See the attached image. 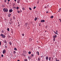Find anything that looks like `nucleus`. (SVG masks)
Segmentation results:
<instances>
[{"instance_id":"nucleus-1","label":"nucleus","mask_w":61,"mask_h":61,"mask_svg":"<svg viewBox=\"0 0 61 61\" xmlns=\"http://www.w3.org/2000/svg\"><path fill=\"white\" fill-rule=\"evenodd\" d=\"M3 10L4 12H8V9L7 8H4L3 9Z\"/></svg>"},{"instance_id":"nucleus-14","label":"nucleus","mask_w":61,"mask_h":61,"mask_svg":"<svg viewBox=\"0 0 61 61\" xmlns=\"http://www.w3.org/2000/svg\"><path fill=\"white\" fill-rule=\"evenodd\" d=\"M53 32H54V33H55V34H56V35H58V34L56 33V32L54 31H53Z\"/></svg>"},{"instance_id":"nucleus-15","label":"nucleus","mask_w":61,"mask_h":61,"mask_svg":"<svg viewBox=\"0 0 61 61\" xmlns=\"http://www.w3.org/2000/svg\"><path fill=\"white\" fill-rule=\"evenodd\" d=\"M36 54L37 55L38 54V51H37L36 52Z\"/></svg>"},{"instance_id":"nucleus-2","label":"nucleus","mask_w":61,"mask_h":61,"mask_svg":"<svg viewBox=\"0 0 61 61\" xmlns=\"http://www.w3.org/2000/svg\"><path fill=\"white\" fill-rule=\"evenodd\" d=\"M0 36H2V38H5V35L3 34H1Z\"/></svg>"},{"instance_id":"nucleus-21","label":"nucleus","mask_w":61,"mask_h":61,"mask_svg":"<svg viewBox=\"0 0 61 61\" xmlns=\"http://www.w3.org/2000/svg\"><path fill=\"white\" fill-rule=\"evenodd\" d=\"M53 40L54 41H56V39H55V38H53Z\"/></svg>"},{"instance_id":"nucleus-24","label":"nucleus","mask_w":61,"mask_h":61,"mask_svg":"<svg viewBox=\"0 0 61 61\" xmlns=\"http://www.w3.org/2000/svg\"><path fill=\"white\" fill-rule=\"evenodd\" d=\"M22 9L23 10H25V8L24 7Z\"/></svg>"},{"instance_id":"nucleus-31","label":"nucleus","mask_w":61,"mask_h":61,"mask_svg":"<svg viewBox=\"0 0 61 61\" xmlns=\"http://www.w3.org/2000/svg\"><path fill=\"white\" fill-rule=\"evenodd\" d=\"M7 47V46L6 45H6H5V48H6Z\"/></svg>"},{"instance_id":"nucleus-52","label":"nucleus","mask_w":61,"mask_h":61,"mask_svg":"<svg viewBox=\"0 0 61 61\" xmlns=\"http://www.w3.org/2000/svg\"><path fill=\"white\" fill-rule=\"evenodd\" d=\"M18 26H20V25H19H19H18Z\"/></svg>"},{"instance_id":"nucleus-23","label":"nucleus","mask_w":61,"mask_h":61,"mask_svg":"<svg viewBox=\"0 0 61 61\" xmlns=\"http://www.w3.org/2000/svg\"><path fill=\"white\" fill-rule=\"evenodd\" d=\"M28 53H29V54H31V52L29 51L28 52Z\"/></svg>"},{"instance_id":"nucleus-55","label":"nucleus","mask_w":61,"mask_h":61,"mask_svg":"<svg viewBox=\"0 0 61 61\" xmlns=\"http://www.w3.org/2000/svg\"><path fill=\"white\" fill-rule=\"evenodd\" d=\"M46 13H48V11H47Z\"/></svg>"},{"instance_id":"nucleus-42","label":"nucleus","mask_w":61,"mask_h":61,"mask_svg":"<svg viewBox=\"0 0 61 61\" xmlns=\"http://www.w3.org/2000/svg\"><path fill=\"white\" fill-rule=\"evenodd\" d=\"M2 6V7H5V5H3Z\"/></svg>"},{"instance_id":"nucleus-51","label":"nucleus","mask_w":61,"mask_h":61,"mask_svg":"<svg viewBox=\"0 0 61 61\" xmlns=\"http://www.w3.org/2000/svg\"><path fill=\"white\" fill-rule=\"evenodd\" d=\"M18 1H20V0H17Z\"/></svg>"},{"instance_id":"nucleus-57","label":"nucleus","mask_w":61,"mask_h":61,"mask_svg":"<svg viewBox=\"0 0 61 61\" xmlns=\"http://www.w3.org/2000/svg\"><path fill=\"white\" fill-rule=\"evenodd\" d=\"M60 9H61V8H60L59 10H60Z\"/></svg>"},{"instance_id":"nucleus-58","label":"nucleus","mask_w":61,"mask_h":61,"mask_svg":"<svg viewBox=\"0 0 61 61\" xmlns=\"http://www.w3.org/2000/svg\"><path fill=\"white\" fill-rule=\"evenodd\" d=\"M9 2H8L7 3L8 4H9Z\"/></svg>"},{"instance_id":"nucleus-60","label":"nucleus","mask_w":61,"mask_h":61,"mask_svg":"<svg viewBox=\"0 0 61 61\" xmlns=\"http://www.w3.org/2000/svg\"><path fill=\"white\" fill-rule=\"evenodd\" d=\"M24 56H25V55H24Z\"/></svg>"},{"instance_id":"nucleus-41","label":"nucleus","mask_w":61,"mask_h":61,"mask_svg":"<svg viewBox=\"0 0 61 61\" xmlns=\"http://www.w3.org/2000/svg\"><path fill=\"white\" fill-rule=\"evenodd\" d=\"M28 58H29V59H30H30H31V58H30V57H29V56L28 57Z\"/></svg>"},{"instance_id":"nucleus-27","label":"nucleus","mask_w":61,"mask_h":61,"mask_svg":"<svg viewBox=\"0 0 61 61\" xmlns=\"http://www.w3.org/2000/svg\"><path fill=\"white\" fill-rule=\"evenodd\" d=\"M41 57L42 58V57H43L44 58V55H43L42 56H41Z\"/></svg>"},{"instance_id":"nucleus-40","label":"nucleus","mask_w":61,"mask_h":61,"mask_svg":"<svg viewBox=\"0 0 61 61\" xmlns=\"http://www.w3.org/2000/svg\"><path fill=\"white\" fill-rule=\"evenodd\" d=\"M19 1H17V3H18V4H19V3L20 2Z\"/></svg>"},{"instance_id":"nucleus-26","label":"nucleus","mask_w":61,"mask_h":61,"mask_svg":"<svg viewBox=\"0 0 61 61\" xmlns=\"http://www.w3.org/2000/svg\"><path fill=\"white\" fill-rule=\"evenodd\" d=\"M29 9H30V10H32V9H31V8H29Z\"/></svg>"},{"instance_id":"nucleus-18","label":"nucleus","mask_w":61,"mask_h":61,"mask_svg":"<svg viewBox=\"0 0 61 61\" xmlns=\"http://www.w3.org/2000/svg\"><path fill=\"white\" fill-rule=\"evenodd\" d=\"M16 53V52L15 51H13V54H15Z\"/></svg>"},{"instance_id":"nucleus-19","label":"nucleus","mask_w":61,"mask_h":61,"mask_svg":"<svg viewBox=\"0 0 61 61\" xmlns=\"http://www.w3.org/2000/svg\"><path fill=\"white\" fill-rule=\"evenodd\" d=\"M37 19V18L36 17V18L35 19V20L36 21Z\"/></svg>"},{"instance_id":"nucleus-16","label":"nucleus","mask_w":61,"mask_h":61,"mask_svg":"<svg viewBox=\"0 0 61 61\" xmlns=\"http://www.w3.org/2000/svg\"><path fill=\"white\" fill-rule=\"evenodd\" d=\"M50 17L51 18H53L54 17V16H51Z\"/></svg>"},{"instance_id":"nucleus-45","label":"nucleus","mask_w":61,"mask_h":61,"mask_svg":"<svg viewBox=\"0 0 61 61\" xmlns=\"http://www.w3.org/2000/svg\"><path fill=\"white\" fill-rule=\"evenodd\" d=\"M46 28H47V26H46Z\"/></svg>"},{"instance_id":"nucleus-44","label":"nucleus","mask_w":61,"mask_h":61,"mask_svg":"<svg viewBox=\"0 0 61 61\" xmlns=\"http://www.w3.org/2000/svg\"><path fill=\"white\" fill-rule=\"evenodd\" d=\"M5 2H6V0H4Z\"/></svg>"},{"instance_id":"nucleus-50","label":"nucleus","mask_w":61,"mask_h":61,"mask_svg":"<svg viewBox=\"0 0 61 61\" xmlns=\"http://www.w3.org/2000/svg\"><path fill=\"white\" fill-rule=\"evenodd\" d=\"M56 61H59V60H56Z\"/></svg>"},{"instance_id":"nucleus-13","label":"nucleus","mask_w":61,"mask_h":61,"mask_svg":"<svg viewBox=\"0 0 61 61\" xmlns=\"http://www.w3.org/2000/svg\"><path fill=\"white\" fill-rule=\"evenodd\" d=\"M11 15V14H9L8 15V17H10V16Z\"/></svg>"},{"instance_id":"nucleus-62","label":"nucleus","mask_w":61,"mask_h":61,"mask_svg":"<svg viewBox=\"0 0 61 61\" xmlns=\"http://www.w3.org/2000/svg\"><path fill=\"white\" fill-rule=\"evenodd\" d=\"M19 24V23H18V24Z\"/></svg>"},{"instance_id":"nucleus-28","label":"nucleus","mask_w":61,"mask_h":61,"mask_svg":"<svg viewBox=\"0 0 61 61\" xmlns=\"http://www.w3.org/2000/svg\"><path fill=\"white\" fill-rule=\"evenodd\" d=\"M30 41H31L32 40V39L31 38H30Z\"/></svg>"},{"instance_id":"nucleus-4","label":"nucleus","mask_w":61,"mask_h":61,"mask_svg":"<svg viewBox=\"0 0 61 61\" xmlns=\"http://www.w3.org/2000/svg\"><path fill=\"white\" fill-rule=\"evenodd\" d=\"M57 37V35H55V36H53V38H56Z\"/></svg>"},{"instance_id":"nucleus-46","label":"nucleus","mask_w":61,"mask_h":61,"mask_svg":"<svg viewBox=\"0 0 61 61\" xmlns=\"http://www.w3.org/2000/svg\"><path fill=\"white\" fill-rule=\"evenodd\" d=\"M39 25L40 26H41V24H39Z\"/></svg>"},{"instance_id":"nucleus-29","label":"nucleus","mask_w":61,"mask_h":61,"mask_svg":"<svg viewBox=\"0 0 61 61\" xmlns=\"http://www.w3.org/2000/svg\"><path fill=\"white\" fill-rule=\"evenodd\" d=\"M17 12L18 13H20V11L18 10H17Z\"/></svg>"},{"instance_id":"nucleus-38","label":"nucleus","mask_w":61,"mask_h":61,"mask_svg":"<svg viewBox=\"0 0 61 61\" xmlns=\"http://www.w3.org/2000/svg\"><path fill=\"white\" fill-rule=\"evenodd\" d=\"M10 24V25H11V24H12V22H9Z\"/></svg>"},{"instance_id":"nucleus-54","label":"nucleus","mask_w":61,"mask_h":61,"mask_svg":"<svg viewBox=\"0 0 61 61\" xmlns=\"http://www.w3.org/2000/svg\"><path fill=\"white\" fill-rule=\"evenodd\" d=\"M56 33H57V31L56 30Z\"/></svg>"},{"instance_id":"nucleus-49","label":"nucleus","mask_w":61,"mask_h":61,"mask_svg":"<svg viewBox=\"0 0 61 61\" xmlns=\"http://www.w3.org/2000/svg\"><path fill=\"white\" fill-rule=\"evenodd\" d=\"M10 0H8V2H9L10 1Z\"/></svg>"},{"instance_id":"nucleus-10","label":"nucleus","mask_w":61,"mask_h":61,"mask_svg":"<svg viewBox=\"0 0 61 61\" xmlns=\"http://www.w3.org/2000/svg\"><path fill=\"white\" fill-rule=\"evenodd\" d=\"M51 57H49V60L50 61H51Z\"/></svg>"},{"instance_id":"nucleus-32","label":"nucleus","mask_w":61,"mask_h":61,"mask_svg":"<svg viewBox=\"0 0 61 61\" xmlns=\"http://www.w3.org/2000/svg\"><path fill=\"white\" fill-rule=\"evenodd\" d=\"M1 44L2 43H1V42L0 41V46H1V45H2V44Z\"/></svg>"},{"instance_id":"nucleus-11","label":"nucleus","mask_w":61,"mask_h":61,"mask_svg":"<svg viewBox=\"0 0 61 61\" xmlns=\"http://www.w3.org/2000/svg\"><path fill=\"white\" fill-rule=\"evenodd\" d=\"M15 16H13V20H15Z\"/></svg>"},{"instance_id":"nucleus-34","label":"nucleus","mask_w":61,"mask_h":61,"mask_svg":"<svg viewBox=\"0 0 61 61\" xmlns=\"http://www.w3.org/2000/svg\"><path fill=\"white\" fill-rule=\"evenodd\" d=\"M51 59H52V60H53V59H54V58H53V57H51Z\"/></svg>"},{"instance_id":"nucleus-63","label":"nucleus","mask_w":61,"mask_h":61,"mask_svg":"<svg viewBox=\"0 0 61 61\" xmlns=\"http://www.w3.org/2000/svg\"><path fill=\"white\" fill-rule=\"evenodd\" d=\"M37 43H38V41H37Z\"/></svg>"},{"instance_id":"nucleus-6","label":"nucleus","mask_w":61,"mask_h":61,"mask_svg":"<svg viewBox=\"0 0 61 61\" xmlns=\"http://www.w3.org/2000/svg\"><path fill=\"white\" fill-rule=\"evenodd\" d=\"M9 12H13V10L12 9H10V10H9Z\"/></svg>"},{"instance_id":"nucleus-61","label":"nucleus","mask_w":61,"mask_h":61,"mask_svg":"<svg viewBox=\"0 0 61 61\" xmlns=\"http://www.w3.org/2000/svg\"><path fill=\"white\" fill-rule=\"evenodd\" d=\"M21 12H22V10H21Z\"/></svg>"},{"instance_id":"nucleus-20","label":"nucleus","mask_w":61,"mask_h":61,"mask_svg":"<svg viewBox=\"0 0 61 61\" xmlns=\"http://www.w3.org/2000/svg\"><path fill=\"white\" fill-rule=\"evenodd\" d=\"M1 32H2V33H4V30H2L1 31Z\"/></svg>"},{"instance_id":"nucleus-56","label":"nucleus","mask_w":61,"mask_h":61,"mask_svg":"<svg viewBox=\"0 0 61 61\" xmlns=\"http://www.w3.org/2000/svg\"><path fill=\"white\" fill-rule=\"evenodd\" d=\"M17 61H20V60H17Z\"/></svg>"},{"instance_id":"nucleus-12","label":"nucleus","mask_w":61,"mask_h":61,"mask_svg":"<svg viewBox=\"0 0 61 61\" xmlns=\"http://www.w3.org/2000/svg\"><path fill=\"white\" fill-rule=\"evenodd\" d=\"M9 43L10 45H12V42H11V41H10Z\"/></svg>"},{"instance_id":"nucleus-22","label":"nucleus","mask_w":61,"mask_h":61,"mask_svg":"<svg viewBox=\"0 0 61 61\" xmlns=\"http://www.w3.org/2000/svg\"><path fill=\"white\" fill-rule=\"evenodd\" d=\"M7 30L8 31H9V28H8L7 29Z\"/></svg>"},{"instance_id":"nucleus-9","label":"nucleus","mask_w":61,"mask_h":61,"mask_svg":"<svg viewBox=\"0 0 61 61\" xmlns=\"http://www.w3.org/2000/svg\"><path fill=\"white\" fill-rule=\"evenodd\" d=\"M4 42L6 44H5V45H6V44H7V43H6V40H5L4 41Z\"/></svg>"},{"instance_id":"nucleus-53","label":"nucleus","mask_w":61,"mask_h":61,"mask_svg":"<svg viewBox=\"0 0 61 61\" xmlns=\"http://www.w3.org/2000/svg\"><path fill=\"white\" fill-rule=\"evenodd\" d=\"M14 0L15 1V2H16V0Z\"/></svg>"},{"instance_id":"nucleus-17","label":"nucleus","mask_w":61,"mask_h":61,"mask_svg":"<svg viewBox=\"0 0 61 61\" xmlns=\"http://www.w3.org/2000/svg\"><path fill=\"white\" fill-rule=\"evenodd\" d=\"M14 50H15L16 51H17V49L16 48H14Z\"/></svg>"},{"instance_id":"nucleus-59","label":"nucleus","mask_w":61,"mask_h":61,"mask_svg":"<svg viewBox=\"0 0 61 61\" xmlns=\"http://www.w3.org/2000/svg\"><path fill=\"white\" fill-rule=\"evenodd\" d=\"M53 57H55V56H54V55H53Z\"/></svg>"},{"instance_id":"nucleus-5","label":"nucleus","mask_w":61,"mask_h":61,"mask_svg":"<svg viewBox=\"0 0 61 61\" xmlns=\"http://www.w3.org/2000/svg\"><path fill=\"white\" fill-rule=\"evenodd\" d=\"M45 20H41V22H45Z\"/></svg>"},{"instance_id":"nucleus-48","label":"nucleus","mask_w":61,"mask_h":61,"mask_svg":"<svg viewBox=\"0 0 61 61\" xmlns=\"http://www.w3.org/2000/svg\"><path fill=\"white\" fill-rule=\"evenodd\" d=\"M47 7L46 6H45V8H46Z\"/></svg>"},{"instance_id":"nucleus-64","label":"nucleus","mask_w":61,"mask_h":61,"mask_svg":"<svg viewBox=\"0 0 61 61\" xmlns=\"http://www.w3.org/2000/svg\"><path fill=\"white\" fill-rule=\"evenodd\" d=\"M38 55H39V52H38Z\"/></svg>"},{"instance_id":"nucleus-33","label":"nucleus","mask_w":61,"mask_h":61,"mask_svg":"<svg viewBox=\"0 0 61 61\" xmlns=\"http://www.w3.org/2000/svg\"><path fill=\"white\" fill-rule=\"evenodd\" d=\"M59 20L60 21V22H61V19H59Z\"/></svg>"},{"instance_id":"nucleus-25","label":"nucleus","mask_w":61,"mask_h":61,"mask_svg":"<svg viewBox=\"0 0 61 61\" xmlns=\"http://www.w3.org/2000/svg\"><path fill=\"white\" fill-rule=\"evenodd\" d=\"M22 36H24V35H25V34H22Z\"/></svg>"},{"instance_id":"nucleus-47","label":"nucleus","mask_w":61,"mask_h":61,"mask_svg":"<svg viewBox=\"0 0 61 61\" xmlns=\"http://www.w3.org/2000/svg\"><path fill=\"white\" fill-rule=\"evenodd\" d=\"M25 24L26 25H27V23H26Z\"/></svg>"},{"instance_id":"nucleus-37","label":"nucleus","mask_w":61,"mask_h":61,"mask_svg":"<svg viewBox=\"0 0 61 61\" xmlns=\"http://www.w3.org/2000/svg\"><path fill=\"white\" fill-rule=\"evenodd\" d=\"M24 61H27V59H26L24 60Z\"/></svg>"},{"instance_id":"nucleus-8","label":"nucleus","mask_w":61,"mask_h":61,"mask_svg":"<svg viewBox=\"0 0 61 61\" xmlns=\"http://www.w3.org/2000/svg\"><path fill=\"white\" fill-rule=\"evenodd\" d=\"M46 58V60H48V57L47 56Z\"/></svg>"},{"instance_id":"nucleus-3","label":"nucleus","mask_w":61,"mask_h":61,"mask_svg":"<svg viewBox=\"0 0 61 61\" xmlns=\"http://www.w3.org/2000/svg\"><path fill=\"white\" fill-rule=\"evenodd\" d=\"M6 52V51H5V50H4L3 51V53L4 54H5V53Z\"/></svg>"},{"instance_id":"nucleus-36","label":"nucleus","mask_w":61,"mask_h":61,"mask_svg":"<svg viewBox=\"0 0 61 61\" xmlns=\"http://www.w3.org/2000/svg\"><path fill=\"white\" fill-rule=\"evenodd\" d=\"M1 57H4V55H3L2 54L1 55Z\"/></svg>"},{"instance_id":"nucleus-39","label":"nucleus","mask_w":61,"mask_h":61,"mask_svg":"<svg viewBox=\"0 0 61 61\" xmlns=\"http://www.w3.org/2000/svg\"><path fill=\"white\" fill-rule=\"evenodd\" d=\"M40 58H39L38 59V61H40Z\"/></svg>"},{"instance_id":"nucleus-30","label":"nucleus","mask_w":61,"mask_h":61,"mask_svg":"<svg viewBox=\"0 0 61 61\" xmlns=\"http://www.w3.org/2000/svg\"><path fill=\"white\" fill-rule=\"evenodd\" d=\"M16 9H19V7H17Z\"/></svg>"},{"instance_id":"nucleus-7","label":"nucleus","mask_w":61,"mask_h":61,"mask_svg":"<svg viewBox=\"0 0 61 61\" xmlns=\"http://www.w3.org/2000/svg\"><path fill=\"white\" fill-rule=\"evenodd\" d=\"M34 56V55L33 54H32L31 55V56H30V57H33Z\"/></svg>"},{"instance_id":"nucleus-35","label":"nucleus","mask_w":61,"mask_h":61,"mask_svg":"<svg viewBox=\"0 0 61 61\" xmlns=\"http://www.w3.org/2000/svg\"><path fill=\"white\" fill-rule=\"evenodd\" d=\"M36 8V7L35 6V7H34L33 8V9H35V8Z\"/></svg>"},{"instance_id":"nucleus-43","label":"nucleus","mask_w":61,"mask_h":61,"mask_svg":"<svg viewBox=\"0 0 61 61\" xmlns=\"http://www.w3.org/2000/svg\"><path fill=\"white\" fill-rule=\"evenodd\" d=\"M12 19H11V20H10V21L11 22H12Z\"/></svg>"}]
</instances>
